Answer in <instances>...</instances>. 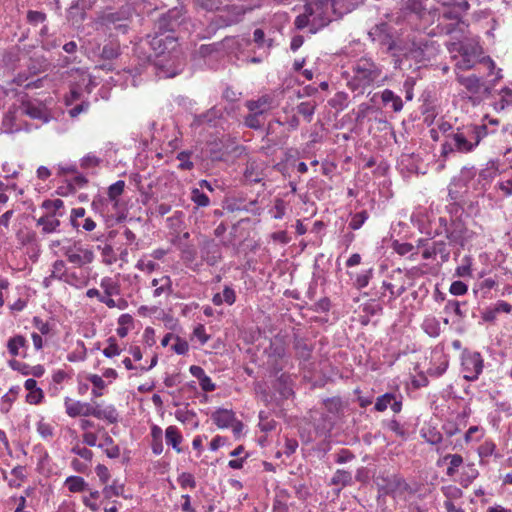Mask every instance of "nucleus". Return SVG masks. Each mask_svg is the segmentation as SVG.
Returning a JSON list of instances; mask_svg holds the SVG:
<instances>
[{
    "instance_id": "f257e3e1",
    "label": "nucleus",
    "mask_w": 512,
    "mask_h": 512,
    "mask_svg": "<svg viewBox=\"0 0 512 512\" xmlns=\"http://www.w3.org/2000/svg\"><path fill=\"white\" fill-rule=\"evenodd\" d=\"M369 38L381 49L391 53L394 57L414 60L423 63L434 58L439 50V45L427 34L413 35L403 46V40L398 29L389 22H379L368 32Z\"/></svg>"
},
{
    "instance_id": "f03ea898",
    "label": "nucleus",
    "mask_w": 512,
    "mask_h": 512,
    "mask_svg": "<svg viewBox=\"0 0 512 512\" xmlns=\"http://www.w3.org/2000/svg\"><path fill=\"white\" fill-rule=\"evenodd\" d=\"M411 221L421 233L430 237L445 235L449 244L464 248L475 237L462 218L441 216L434 211H419L411 215Z\"/></svg>"
},
{
    "instance_id": "7ed1b4c3",
    "label": "nucleus",
    "mask_w": 512,
    "mask_h": 512,
    "mask_svg": "<svg viewBox=\"0 0 512 512\" xmlns=\"http://www.w3.org/2000/svg\"><path fill=\"white\" fill-rule=\"evenodd\" d=\"M360 0H308L304 13L295 19L297 29L309 27L314 34L330 23L334 18H339L351 12Z\"/></svg>"
},
{
    "instance_id": "20e7f679",
    "label": "nucleus",
    "mask_w": 512,
    "mask_h": 512,
    "mask_svg": "<svg viewBox=\"0 0 512 512\" xmlns=\"http://www.w3.org/2000/svg\"><path fill=\"white\" fill-rule=\"evenodd\" d=\"M498 124L497 119L486 117L480 124H467L457 127L446 135L443 149L444 151L470 153L476 149L482 139L496 132Z\"/></svg>"
},
{
    "instance_id": "39448f33",
    "label": "nucleus",
    "mask_w": 512,
    "mask_h": 512,
    "mask_svg": "<svg viewBox=\"0 0 512 512\" xmlns=\"http://www.w3.org/2000/svg\"><path fill=\"white\" fill-rule=\"evenodd\" d=\"M383 68L370 57H361L352 68V76L347 81V86L357 94H364L367 88L381 86L386 80Z\"/></svg>"
},
{
    "instance_id": "423d86ee",
    "label": "nucleus",
    "mask_w": 512,
    "mask_h": 512,
    "mask_svg": "<svg viewBox=\"0 0 512 512\" xmlns=\"http://www.w3.org/2000/svg\"><path fill=\"white\" fill-rule=\"evenodd\" d=\"M374 481L380 495L391 496L394 500H403L407 495H413L416 492V489L399 473L383 471L375 477Z\"/></svg>"
},
{
    "instance_id": "0eeeda50",
    "label": "nucleus",
    "mask_w": 512,
    "mask_h": 512,
    "mask_svg": "<svg viewBox=\"0 0 512 512\" xmlns=\"http://www.w3.org/2000/svg\"><path fill=\"white\" fill-rule=\"evenodd\" d=\"M61 254L75 267L84 268L95 258L93 249L80 240L65 238L61 246Z\"/></svg>"
},
{
    "instance_id": "6e6552de",
    "label": "nucleus",
    "mask_w": 512,
    "mask_h": 512,
    "mask_svg": "<svg viewBox=\"0 0 512 512\" xmlns=\"http://www.w3.org/2000/svg\"><path fill=\"white\" fill-rule=\"evenodd\" d=\"M159 32H156L151 37L149 44L155 51L157 56L170 54L178 46L176 38L171 34L173 31V24L170 22L168 16H162L158 22Z\"/></svg>"
},
{
    "instance_id": "1a4fd4ad",
    "label": "nucleus",
    "mask_w": 512,
    "mask_h": 512,
    "mask_svg": "<svg viewBox=\"0 0 512 512\" xmlns=\"http://www.w3.org/2000/svg\"><path fill=\"white\" fill-rule=\"evenodd\" d=\"M324 412L321 416V422L315 425L316 434L320 437H326L335 425V421L343 412V403L340 398L333 397L326 399L323 403Z\"/></svg>"
},
{
    "instance_id": "9d476101",
    "label": "nucleus",
    "mask_w": 512,
    "mask_h": 512,
    "mask_svg": "<svg viewBox=\"0 0 512 512\" xmlns=\"http://www.w3.org/2000/svg\"><path fill=\"white\" fill-rule=\"evenodd\" d=\"M283 98V92L273 90L267 93L262 94L257 99L247 100L245 102V107L248 111H256L264 115L265 113L277 108Z\"/></svg>"
},
{
    "instance_id": "9b49d317",
    "label": "nucleus",
    "mask_w": 512,
    "mask_h": 512,
    "mask_svg": "<svg viewBox=\"0 0 512 512\" xmlns=\"http://www.w3.org/2000/svg\"><path fill=\"white\" fill-rule=\"evenodd\" d=\"M483 367V358L479 352H463L461 356V373L465 380H477L483 371Z\"/></svg>"
},
{
    "instance_id": "f8f14e48",
    "label": "nucleus",
    "mask_w": 512,
    "mask_h": 512,
    "mask_svg": "<svg viewBox=\"0 0 512 512\" xmlns=\"http://www.w3.org/2000/svg\"><path fill=\"white\" fill-rule=\"evenodd\" d=\"M132 8L124 6L115 12H108L102 17L103 24L110 30L125 34L129 29Z\"/></svg>"
},
{
    "instance_id": "ddd939ff",
    "label": "nucleus",
    "mask_w": 512,
    "mask_h": 512,
    "mask_svg": "<svg viewBox=\"0 0 512 512\" xmlns=\"http://www.w3.org/2000/svg\"><path fill=\"white\" fill-rule=\"evenodd\" d=\"M65 106L67 114L71 118H77L80 114L86 113L90 107V102L81 91L80 87L72 86L70 92L65 96Z\"/></svg>"
},
{
    "instance_id": "4468645a",
    "label": "nucleus",
    "mask_w": 512,
    "mask_h": 512,
    "mask_svg": "<svg viewBox=\"0 0 512 512\" xmlns=\"http://www.w3.org/2000/svg\"><path fill=\"white\" fill-rule=\"evenodd\" d=\"M403 406V396L398 391L386 392L378 396L374 403V410L384 412L390 408L395 414L401 412Z\"/></svg>"
},
{
    "instance_id": "2eb2a0df",
    "label": "nucleus",
    "mask_w": 512,
    "mask_h": 512,
    "mask_svg": "<svg viewBox=\"0 0 512 512\" xmlns=\"http://www.w3.org/2000/svg\"><path fill=\"white\" fill-rule=\"evenodd\" d=\"M69 222L72 228L78 232H91L96 228V222L92 218L86 217V210L83 207L71 210Z\"/></svg>"
},
{
    "instance_id": "dca6fc26",
    "label": "nucleus",
    "mask_w": 512,
    "mask_h": 512,
    "mask_svg": "<svg viewBox=\"0 0 512 512\" xmlns=\"http://www.w3.org/2000/svg\"><path fill=\"white\" fill-rule=\"evenodd\" d=\"M448 49L450 51L458 50L460 52L461 58L455 64L456 73H460L461 70H469L473 68L475 65L474 57L478 54L480 48L478 46H474L472 48V53H469L462 43H451Z\"/></svg>"
},
{
    "instance_id": "f3484780",
    "label": "nucleus",
    "mask_w": 512,
    "mask_h": 512,
    "mask_svg": "<svg viewBox=\"0 0 512 512\" xmlns=\"http://www.w3.org/2000/svg\"><path fill=\"white\" fill-rule=\"evenodd\" d=\"M222 258L220 245L214 240H205L200 246V259L209 266H215Z\"/></svg>"
},
{
    "instance_id": "a211bd4d",
    "label": "nucleus",
    "mask_w": 512,
    "mask_h": 512,
    "mask_svg": "<svg viewBox=\"0 0 512 512\" xmlns=\"http://www.w3.org/2000/svg\"><path fill=\"white\" fill-rule=\"evenodd\" d=\"M91 416L104 420L110 424L117 423L119 413L113 404H105L104 402H93Z\"/></svg>"
},
{
    "instance_id": "6ab92c4d",
    "label": "nucleus",
    "mask_w": 512,
    "mask_h": 512,
    "mask_svg": "<svg viewBox=\"0 0 512 512\" xmlns=\"http://www.w3.org/2000/svg\"><path fill=\"white\" fill-rule=\"evenodd\" d=\"M64 407L67 415L71 418L78 416L89 417L92 414L93 402H82L66 397L64 399Z\"/></svg>"
},
{
    "instance_id": "aec40b11",
    "label": "nucleus",
    "mask_w": 512,
    "mask_h": 512,
    "mask_svg": "<svg viewBox=\"0 0 512 512\" xmlns=\"http://www.w3.org/2000/svg\"><path fill=\"white\" fill-rule=\"evenodd\" d=\"M20 109L23 114L29 116L32 119H38L42 123H47L50 119L47 109L38 102H23Z\"/></svg>"
},
{
    "instance_id": "412c9836",
    "label": "nucleus",
    "mask_w": 512,
    "mask_h": 512,
    "mask_svg": "<svg viewBox=\"0 0 512 512\" xmlns=\"http://www.w3.org/2000/svg\"><path fill=\"white\" fill-rule=\"evenodd\" d=\"M449 365L448 356L442 352H434L431 357L430 366L427 374L431 377H441L447 370Z\"/></svg>"
},
{
    "instance_id": "4be33fe9",
    "label": "nucleus",
    "mask_w": 512,
    "mask_h": 512,
    "mask_svg": "<svg viewBox=\"0 0 512 512\" xmlns=\"http://www.w3.org/2000/svg\"><path fill=\"white\" fill-rule=\"evenodd\" d=\"M89 282V271L84 268H69L67 272V278L63 283H66L75 288L81 289L88 285Z\"/></svg>"
},
{
    "instance_id": "5701e85b",
    "label": "nucleus",
    "mask_w": 512,
    "mask_h": 512,
    "mask_svg": "<svg viewBox=\"0 0 512 512\" xmlns=\"http://www.w3.org/2000/svg\"><path fill=\"white\" fill-rule=\"evenodd\" d=\"M235 412L231 409L218 408L211 414L213 423L219 429H227L235 422Z\"/></svg>"
},
{
    "instance_id": "b1692460",
    "label": "nucleus",
    "mask_w": 512,
    "mask_h": 512,
    "mask_svg": "<svg viewBox=\"0 0 512 512\" xmlns=\"http://www.w3.org/2000/svg\"><path fill=\"white\" fill-rule=\"evenodd\" d=\"M36 225L41 228L44 234H51L60 232L61 222L59 216L46 213L37 220Z\"/></svg>"
},
{
    "instance_id": "393cba45",
    "label": "nucleus",
    "mask_w": 512,
    "mask_h": 512,
    "mask_svg": "<svg viewBox=\"0 0 512 512\" xmlns=\"http://www.w3.org/2000/svg\"><path fill=\"white\" fill-rule=\"evenodd\" d=\"M27 347L28 342L26 338L22 335H15L13 337H10L7 341L8 352L13 357H25Z\"/></svg>"
},
{
    "instance_id": "a878e982",
    "label": "nucleus",
    "mask_w": 512,
    "mask_h": 512,
    "mask_svg": "<svg viewBox=\"0 0 512 512\" xmlns=\"http://www.w3.org/2000/svg\"><path fill=\"white\" fill-rule=\"evenodd\" d=\"M419 160L418 155L403 153L399 158L398 165L403 173L418 174L420 173Z\"/></svg>"
},
{
    "instance_id": "bb28decb",
    "label": "nucleus",
    "mask_w": 512,
    "mask_h": 512,
    "mask_svg": "<svg viewBox=\"0 0 512 512\" xmlns=\"http://www.w3.org/2000/svg\"><path fill=\"white\" fill-rule=\"evenodd\" d=\"M381 101L386 109L398 113L403 109V101L399 95L390 89H384L381 92Z\"/></svg>"
},
{
    "instance_id": "cd10ccee",
    "label": "nucleus",
    "mask_w": 512,
    "mask_h": 512,
    "mask_svg": "<svg viewBox=\"0 0 512 512\" xmlns=\"http://www.w3.org/2000/svg\"><path fill=\"white\" fill-rule=\"evenodd\" d=\"M190 374L197 378L199 385L204 392H212L215 390L216 385L212 379L205 373L204 369L197 365H191L189 367Z\"/></svg>"
},
{
    "instance_id": "c85d7f7f",
    "label": "nucleus",
    "mask_w": 512,
    "mask_h": 512,
    "mask_svg": "<svg viewBox=\"0 0 512 512\" xmlns=\"http://www.w3.org/2000/svg\"><path fill=\"white\" fill-rule=\"evenodd\" d=\"M237 296L232 285H224L222 292L215 293L212 296V303L215 306L226 304L232 306L236 302Z\"/></svg>"
},
{
    "instance_id": "c756f323",
    "label": "nucleus",
    "mask_w": 512,
    "mask_h": 512,
    "mask_svg": "<svg viewBox=\"0 0 512 512\" xmlns=\"http://www.w3.org/2000/svg\"><path fill=\"white\" fill-rule=\"evenodd\" d=\"M91 208L102 217H108L114 210L112 208V202L103 195L97 194L94 196L91 202Z\"/></svg>"
},
{
    "instance_id": "7c9ffc66",
    "label": "nucleus",
    "mask_w": 512,
    "mask_h": 512,
    "mask_svg": "<svg viewBox=\"0 0 512 512\" xmlns=\"http://www.w3.org/2000/svg\"><path fill=\"white\" fill-rule=\"evenodd\" d=\"M181 259L189 269L193 271H200L202 261L201 259H198L197 251L193 247L186 246L183 248L181 251Z\"/></svg>"
},
{
    "instance_id": "2f4dec72",
    "label": "nucleus",
    "mask_w": 512,
    "mask_h": 512,
    "mask_svg": "<svg viewBox=\"0 0 512 512\" xmlns=\"http://www.w3.org/2000/svg\"><path fill=\"white\" fill-rule=\"evenodd\" d=\"M69 267L64 260H56L50 269V275L45 278L44 282L47 284L50 280H58L64 282L67 278V272Z\"/></svg>"
},
{
    "instance_id": "473e14b6",
    "label": "nucleus",
    "mask_w": 512,
    "mask_h": 512,
    "mask_svg": "<svg viewBox=\"0 0 512 512\" xmlns=\"http://www.w3.org/2000/svg\"><path fill=\"white\" fill-rule=\"evenodd\" d=\"M125 181L118 180L111 184L107 189V198L112 202L113 210L119 209L120 196L123 194L125 189Z\"/></svg>"
},
{
    "instance_id": "72a5a7b5",
    "label": "nucleus",
    "mask_w": 512,
    "mask_h": 512,
    "mask_svg": "<svg viewBox=\"0 0 512 512\" xmlns=\"http://www.w3.org/2000/svg\"><path fill=\"white\" fill-rule=\"evenodd\" d=\"M104 451L106 456L110 459H116L120 456V448L114 443V440L107 432L103 434V441L97 445Z\"/></svg>"
},
{
    "instance_id": "f704fd0d",
    "label": "nucleus",
    "mask_w": 512,
    "mask_h": 512,
    "mask_svg": "<svg viewBox=\"0 0 512 512\" xmlns=\"http://www.w3.org/2000/svg\"><path fill=\"white\" fill-rule=\"evenodd\" d=\"M140 70L138 68L134 69H124L122 73L118 72L116 75L118 76L117 79L111 77V80L115 83H119L123 86H136V77L140 75Z\"/></svg>"
},
{
    "instance_id": "c9c22d12",
    "label": "nucleus",
    "mask_w": 512,
    "mask_h": 512,
    "mask_svg": "<svg viewBox=\"0 0 512 512\" xmlns=\"http://www.w3.org/2000/svg\"><path fill=\"white\" fill-rule=\"evenodd\" d=\"M165 440L167 445L171 446L177 453H181L180 443L182 442V435L176 426H168L165 430Z\"/></svg>"
},
{
    "instance_id": "e433bc0d",
    "label": "nucleus",
    "mask_w": 512,
    "mask_h": 512,
    "mask_svg": "<svg viewBox=\"0 0 512 512\" xmlns=\"http://www.w3.org/2000/svg\"><path fill=\"white\" fill-rule=\"evenodd\" d=\"M103 294L118 296L121 294V286L117 277H103L100 281Z\"/></svg>"
},
{
    "instance_id": "4c0bfd02",
    "label": "nucleus",
    "mask_w": 512,
    "mask_h": 512,
    "mask_svg": "<svg viewBox=\"0 0 512 512\" xmlns=\"http://www.w3.org/2000/svg\"><path fill=\"white\" fill-rule=\"evenodd\" d=\"M222 116L221 109L217 107H212L206 113L200 114L195 117V123L198 125L208 124L210 126H215L216 121L220 119Z\"/></svg>"
},
{
    "instance_id": "58836bf2",
    "label": "nucleus",
    "mask_w": 512,
    "mask_h": 512,
    "mask_svg": "<svg viewBox=\"0 0 512 512\" xmlns=\"http://www.w3.org/2000/svg\"><path fill=\"white\" fill-rule=\"evenodd\" d=\"M423 331L430 337L436 338L441 334L440 321L434 316H427L421 325Z\"/></svg>"
},
{
    "instance_id": "ea45409f",
    "label": "nucleus",
    "mask_w": 512,
    "mask_h": 512,
    "mask_svg": "<svg viewBox=\"0 0 512 512\" xmlns=\"http://www.w3.org/2000/svg\"><path fill=\"white\" fill-rule=\"evenodd\" d=\"M478 456L480 460L483 461L486 458L494 456L495 458H500L502 455L497 452V446L495 442L491 439L485 440L477 449Z\"/></svg>"
},
{
    "instance_id": "a19ab883",
    "label": "nucleus",
    "mask_w": 512,
    "mask_h": 512,
    "mask_svg": "<svg viewBox=\"0 0 512 512\" xmlns=\"http://www.w3.org/2000/svg\"><path fill=\"white\" fill-rule=\"evenodd\" d=\"M352 479L353 478L351 472L343 469H338L333 474L329 484L332 486H338V490H341L342 488L351 485Z\"/></svg>"
},
{
    "instance_id": "79ce46f5",
    "label": "nucleus",
    "mask_w": 512,
    "mask_h": 512,
    "mask_svg": "<svg viewBox=\"0 0 512 512\" xmlns=\"http://www.w3.org/2000/svg\"><path fill=\"white\" fill-rule=\"evenodd\" d=\"M316 108L317 103L315 100L303 101L296 106L297 112L303 116L307 123L312 121Z\"/></svg>"
},
{
    "instance_id": "37998d69",
    "label": "nucleus",
    "mask_w": 512,
    "mask_h": 512,
    "mask_svg": "<svg viewBox=\"0 0 512 512\" xmlns=\"http://www.w3.org/2000/svg\"><path fill=\"white\" fill-rule=\"evenodd\" d=\"M293 384L290 375L281 374L276 381V388L282 397L288 398L293 394Z\"/></svg>"
},
{
    "instance_id": "c03bdc74",
    "label": "nucleus",
    "mask_w": 512,
    "mask_h": 512,
    "mask_svg": "<svg viewBox=\"0 0 512 512\" xmlns=\"http://www.w3.org/2000/svg\"><path fill=\"white\" fill-rule=\"evenodd\" d=\"M293 346L298 358L303 360L310 358L312 348L304 338L295 336Z\"/></svg>"
},
{
    "instance_id": "a18cd8bd",
    "label": "nucleus",
    "mask_w": 512,
    "mask_h": 512,
    "mask_svg": "<svg viewBox=\"0 0 512 512\" xmlns=\"http://www.w3.org/2000/svg\"><path fill=\"white\" fill-rule=\"evenodd\" d=\"M135 268L150 274L159 269V264L155 262L150 256H148L147 253H145L138 259L135 264Z\"/></svg>"
},
{
    "instance_id": "49530a36",
    "label": "nucleus",
    "mask_w": 512,
    "mask_h": 512,
    "mask_svg": "<svg viewBox=\"0 0 512 512\" xmlns=\"http://www.w3.org/2000/svg\"><path fill=\"white\" fill-rule=\"evenodd\" d=\"M120 55V45L116 41L106 43L100 52V57L104 60H113Z\"/></svg>"
},
{
    "instance_id": "de8ad7c7",
    "label": "nucleus",
    "mask_w": 512,
    "mask_h": 512,
    "mask_svg": "<svg viewBox=\"0 0 512 512\" xmlns=\"http://www.w3.org/2000/svg\"><path fill=\"white\" fill-rule=\"evenodd\" d=\"M64 484L72 493L83 492L88 485L84 478L74 475L67 477Z\"/></svg>"
},
{
    "instance_id": "09e8293b",
    "label": "nucleus",
    "mask_w": 512,
    "mask_h": 512,
    "mask_svg": "<svg viewBox=\"0 0 512 512\" xmlns=\"http://www.w3.org/2000/svg\"><path fill=\"white\" fill-rule=\"evenodd\" d=\"M497 173H498V168H497L496 162L489 161L486 164V167L481 169L478 172V181L479 182L485 181L486 183L490 182L497 176Z\"/></svg>"
},
{
    "instance_id": "8fccbe9b",
    "label": "nucleus",
    "mask_w": 512,
    "mask_h": 512,
    "mask_svg": "<svg viewBox=\"0 0 512 512\" xmlns=\"http://www.w3.org/2000/svg\"><path fill=\"white\" fill-rule=\"evenodd\" d=\"M421 435L426 442L432 445H439L442 442V434L435 427H423L421 429Z\"/></svg>"
},
{
    "instance_id": "3c124183",
    "label": "nucleus",
    "mask_w": 512,
    "mask_h": 512,
    "mask_svg": "<svg viewBox=\"0 0 512 512\" xmlns=\"http://www.w3.org/2000/svg\"><path fill=\"white\" fill-rule=\"evenodd\" d=\"M361 313L366 314L369 317L380 315L382 313V305L378 300L369 299L360 306Z\"/></svg>"
},
{
    "instance_id": "603ef678",
    "label": "nucleus",
    "mask_w": 512,
    "mask_h": 512,
    "mask_svg": "<svg viewBox=\"0 0 512 512\" xmlns=\"http://www.w3.org/2000/svg\"><path fill=\"white\" fill-rule=\"evenodd\" d=\"M441 492L446 498L444 502L454 503L455 500H458L463 496L462 489L453 484L442 486Z\"/></svg>"
},
{
    "instance_id": "864d4df0",
    "label": "nucleus",
    "mask_w": 512,
    "mask_h": 512,
    "mask_svg": "<svg viewBox=\"0 0 512 512\" xmlns=\"http://www.w3.org/2000/svg\"><path fill=\"white\" fill-rule=\"evenodd\" d=\"M329 105L337 111L344 110L349 104V95L344 91H339L329 100Z\"/></svg>"
},
{
    "instance_id": "5fc2aeb1",
    "label": "nucleus",
    "mask_w": 512,
    "mask_h": 512,
    "mask_svg": "<svg viewBox=\"0 0 512 512\" xmlns=\"http://www.w3.org/2000/svg\"><path fill=\"white\" fill-rule=\"evenodd\" d=\"M457 81L471 92H477L480 86L479 78L475 75L463 76L459 72L456 75Z\"/></svg>"
},
{
    "instance_id": "6e6d98bb",
    "label": "nucleus",
    "mask_w": 512,
    "mask_h": 512,
    "mask_svg": "<svg viewBox=\"0 0 512 512\" xmlns=\"http://www.w3.org/2000/svg\"><path fill=\"white\" fill-rule=\"evenodd\" d=\"M118 327L116 329L117 335L120 338L127 336L129 327L133 324V317L130 314H122L118 318Z\"/></svg>"
},
{
    "instance_id": "4d7b16f0",
    "label": "nucleus",
    "mask_w": 512,
    "mask_h": 512,
    "mask_svg": "<svg viewBox=\"0 0 512 512\" xmlns=\"http://www.w3.org/2000/svg\"><path fill=\"white\" fill-rule=\"evenodd\" d=\"M443 459L445 461L449 460V466L447 467L446 475L450 477L455 475L457 469L463 463V457L460 454H447Z\"/></svg>"
},
{
    "instance_id": "13d9d810",
    "label": "nucleus",
    "mask_w": 512,
    "mask_h": 512,
    "mask_svg": "<svg viewBox=\"0 0 512 512\" xmlns=\"http://www.w3.org/2000/svg\"><path fill=\"white\" fill-rule=\"evenodd\" d=\"M244 179L249 183H259L262 181V172L259 171L255 163H250L244 171Z\"/></svg>"
},
{
    "instance_id": "bf43d9fd",
    "label": "nucleus",
    "mask_w": 512,
    "mask_h": 512,
    "mask_svg": "<svg viewBox=\"0 0 512 512\" xmlns=\"http://www.w3.org/2000/svg\"><path fill=\"white\" fill-rule=\"evenodd\" d=\"M193 152L190 150H184L177 154L176 159L179 161L178 168L181 170H192L194 168V162L191 160Z\"/></svg>"
},
{
    "instance_id": "052dcab7",
    "label": "nucleus",
    "mask_w": 512,
    "mask_h": 512,
    "mask_svg": "<svg viewBox=\"0 0 512 512\" xmlns=\"http://www.w3.org/2000/svg\"><path fill=\"white\" fill-rule=\"evenodd\" d=\"M42 207L47 211L46 213L55 214L59 217L63 216L61 209L64 207V202L61 199L45 200Z\"/></svg>"
},
{
    "instance_id": "680f3d73",
    "label": "nucleus",
    "mask_w": 512,
    "mask_h": 512,
    "mask_svg": "<svg viewBox=\"0 0 512 512\" xmlns=\"http://www.w3.org/2000/svg\"><path fill=\"white\" fill-rule=\"evenodd\" d=\"M244 124L252 129H260L264 125L263 115L256 111H249V114L244 118Z\"/></svg>"
},
{
    "instance_id": "e2e57ef3",
    "label": "nucleus",
    "mask_w": 512,
    "mask_h": 512,
    "mask_svg": "<svg viewBox=\"0 0 512 512\" xmlns=\"http://www.w3.org/2000/svg\"><path fill=\"white\" fill-rule=\"evenodd\" d=\"M172 280L169 276L160 278V285L154 289L153 296L160 297L162 295H170L172 293Z\"/></svg>"
},
{
    "instance_id": "0e129e2a",
    "label": "nucleus",
    "mask_w": 512,
    "mask_h": 512,
    "mask_svg": "<svg viewBox=\"0 0 512 512\" xmlns=\"http://www.w3.org/2000/svg\"><path fill=\"white\" fill-rule=\"evenodd\" d=\"M191 201L197 207H207L210 205V199L208 195H206L200 188H192L191 189Z\"/></svg>"
},
{
    "instance_id": "69168bd1",
    "label": "nucleus",
    "mask_w": 512,
    "mask_h": 512,
    "mask_svg": "<svg viewBox=\"0 0 512 512\" xmlns=\"http://www.w3.org/2000/svg\"><path fill=\"white\" fill-rule=\"evenodd\" d=\"M472 262H473V259L471 256H469V255L464 256L462 259V264L456 268L455 274L458 277H462V278L471 277Z\"/></svg>"
},
{
    "instance_id": "338daca9",
    "label": "nucleus",
    "mask_w": 512,
    "mask_h": 512,
    "mask_svg": "<svg viewBox=\"0 0 512 512\" xmlns=\"http://www.w3.org/2000/svg\"><path fill=\"white\" fill-rule=\"evenodd\" d=\"M433 244L435 246L436 254L439 257L441 263L447 262L450 258L449 246L451 245L449 243L447 244L443 240L433 241Z\"/></svg>"
},
{
    "instance_id": "774afa93",
    "label": "nucleus",
    "mask_w": 512,
    "mask_h": 512,
    "mask_svg": "<svg viewBox=\"0 0 512 512\" xmlns=\"http://www.w3.org/2000/svg\"><path fill=\"white\" fill-rule=\"evenodd\" d=\"M373 276V269L369 268L366 270H362L358 273L354 279V286L357 289H363L368 286L371 278Z\"/></svg>"
}]
</instances>
